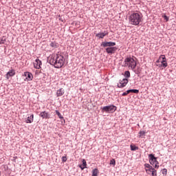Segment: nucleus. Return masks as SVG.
Segmentation results:
<instances>
[{
  "mask_svg": "<svg viewBox=\"0 0 176 176\" xmlns=\"http://www.w3.org/2000/svg\"><path fill=\"white\" fill-rule=\"evenodd\" d=\"M48 62L50 64H51V65H54L55 68H61V67L64 65L65 59L63 55L54 54L50 56L48 58Z\"/></svg>",
  "mask_w": 176,
  "mask_h": 176,
  "instance_id": "f257e3e1",
  "label": "nucleus"
},
{
  "mask_svg": "<svg viewBox=\"0 0 176 176\" xmlns=\"http://www.w3.org/2000/svg\"><path fill=\"white\" fill-rule=\"evenodd\" d=\"M129 23L132 25H139L142 22V14L133 12L129 16Z\"/></svg>",
  "mask_w": 176,
  "mask_h": 176,
  "instance_id": "f03ea898",
  "label": "nucleus"
},
{
  "mask_svg": "<svg viewBox=\"0 0 176 176\" xmlns=\"http://www.w3.org/2000/svg\"><path fill=\"white\" fill-rule=\"evenodd\" d=\"M116 45V43L115 42L109 41V42L102 43V46H103V47H107L106 48V52L109 54H113V53L116 52V49H117L116 47H112Z\"/></svg>",
  "mask_w": 176,
  "mask_h": 176,
  "instance_id": "7ed1b4c3",
  "label": "nucleus"
},
{
  "mask_svg": "<svg viewBox=\"0 0 176 176\" xmlns=\"http://www.w3.org/2000/svg\"><path fill=\"white\" fill-rule=\"evenodd\" d=\"M124 67H129V68H131V69H135V67H137V62L134 60V58L131 57L126 58L124 60Z\"/></svg>",
  "mask_w": 176,
  "mask_h": 176,
  "instance_id": "20e7f679",
  "label": "nucleus"
},
{
  "mask_svg": "<svg viewBox=\"0 0 176 176\" xmlns=\"http://www.w3.org/2000/svg\"><path fill=\"white\" fill-rule=\"evenodd\" d=\"M157 67H162V68H166V67L168 65V63H167V58H166L165 55H161L158 60L156 61Z\"/></svg>",
  "mask_w": 176,
  "mask_h": 176,
  "instance_id": "39448f33",
  "label": "nucleus"
},
{
  "mask_svg": "<svg viewBox=\"0 0 176 176\" xmlns=\"http://www.w3.org/2000/svg\"><path fill=\"white\" fill-rule=\"evenodd\" d=\"M115 111H116V106L113 104L105 106L102 108V112H106V113H113Z\"/></svg>",
  "mask_w": 176,
  "mask_h": 176,
  "instance_id": "423d86ee",
  "label": "nucleus"
},
{
  "mask_svg": "<svg viewBox=\"0 0 176 176\" xmlns=\"http://www.w3.org/2000/svg\"><path fill=\"white\" fill-rule=\"evenodd\" d=\"M129 83V80L127 78H123L122 80H120L119 83L117 85L118 87L122 88L126 87V85Z\"/></svg>",
  "mask_w": 176,
  "mask_h": 176,
  "instance_id": "0eeeda50",
  "label": "nucleus"
},
{
  "mask_svg": "<svg viewBox=\"0 0 176 176\" xmlns=\"http://www.w3.org/2000/svg\"><path fill=\"white\" fill-rule=\"evenodd\" d=\"M42 65V61L39 59H36L34 62V67L36 69H41V66Z\"/></svg>",
  "mask_w": 176,
  "mask_h": 176,
  "instance_id": "6e6552de",
  "label": "nucleus"
},
{
  "mask_svg": "<svg viewBox=\"0 0 176 176\" xmlns=\"http://www.w3.org/2000/svg\"><path fill=\"white\" fill-rule=\"evenodd\" d=\"M148 157H150V163L153 166V164L157 163V160L156 157L153 154H150L148 155Z\"/></svg>",
  "mask_w": 176,
  "mask_h": 176,
  "instance_id": "1a4fd4ad",
  "label": "nucleus"
},
{
  "mask_svg": "<svg viewBox=\"0 0 176 176\" xmlns=\"http://www.w3.org/2000/svg\"><path fill=\"white\" fill-rule=\"evenodd\" d=\"M39 116L42 118L43 119H50V114L46 111H42Z\"/></svg>",
  "mask_w": 176,
  "mask_h": 176,
  "instance_id": "9d476101",
  "label": "nucleus"
},
{
  "mask_svg": "<svg viewBox=\"0 0 176 176\" xmlns=\"http://www.w3.org/2000/svg\"><path fill=\"white\" fill-rule=\"evenodd\" d=\"M107 35H108V31H104V32L96 34V38L102 39L104 36H107Z\"/></svg>",
  "mask_w": 176,
  "mask_h": 176,
  "instance_id": "9b49d317",
  "label": "nucleus"
},
{
  "mask_svg": "<svg viewBox=\"0 0 176 176\" xmlns=\"http://www.w3.org/2000/svg\"><path fill=\"white\" fill-rule=\"evenodd\" d=\"M14 75H16V72L14 69H11L6 74V79H9V78L14 76Z\"/></svg>",
  "mask_w": 176,
  "mask_h": 176,
  "instance_id": "f8f14e48",
  "label": "nucleus"
},
{
  "mask_svg": "<svg viewBox=\"0 0 176 176\" xmlns=\"http://www.w3.org/2000/svg\"><path fill=\"white\" fill-rule=\"evenodd\" d=\"M146 173H148V174H149V173H151L152 176H157V172L156 169L153 168H151V170H146Z\"/></svg>",
  "mask_w": 176,
  "mask_h": 176,
  "instance_id": "ddd939ff",
  "label": "nucleus"
},
{
  "mask_svg": "<svg viewBox=\"0 0 176 176\" xmlns=\"http://www.w3.org/2000/svg\"><path fill=\"white\" fill-rule=\"evenodd\" d=\"M24 75L28 80H32L33 76L31 72H26L24 73Z\"/></svg>",
  "mask_w": 176,
  "mask_h": 176,
  "instance_id": "4468645a",
  "label": "nucleus"
},
{
  "mask_svg": "<svg viewBox=\"0 0 176 176\" xmlns=\"http://www.w3.org/2000/svg\"><path fill=\"white\" fill-rule=\"evenodd\" d=\"M65 91H64V89L63 88H60V89H58L56 92V96L57 97H61V96H63L64 95V93Z\"/></svg>",
  "mask_w": 176,
  "mask_h": 176,
  "instance_id": "2eb2a0df",
  "label": "nucleus"
},
{
  "mask_svg": "<svg viewBox=\"0 0 176 176\" xmlns=\"http://www.w3.org/2000/svg\"><path fill=\"white\" fill-rule=\"evenodd\" d=\"M25 122L26 123H32V122H34V114H32L30 116L28 117Z\"/></svg>",
  "mask_w": 176,
  "mask_h": 176,
  "instance_id": "dca6fc26",
  "label": "nucleus"
},
{
  "mask_svg": "<svg viewBox=\"0 0 176 176\" xmlns=\"http://www.w3.org/2000/svg\"><path fill=\"white\" fill-rule=\"evenodd\" d=\"M82 164L80 165V168H81V170H85V168H86V166H87V163H86V160H82Z\"/></svg>",
  "mask_w": 176,
  "mask_h": 176,
  "instance_id": "f3484780",
  "label": "nucleus"
},
{
  "mask_svg": "<svg viewBox=\"0 0 176 176\" xmlns=\"http://www.w3.org/2000/svg\"><path fill=\"white\" fill-rule=\"evenodd\" d=\"M128 93H135V94H138L140 91L138 89H129L128 90Z\"/></svg>",
  "mask_w": 176,
  "mask_h": 176,
  "instance_id": "a211bd4d",
  "label": "nucleus"
},
{
  "mask_svg": "<svg viewBox=\"0 0 176 176\" xmlns=\"http://www.w3.org/2000/svg\"><path fill=\"white\" fill-rule=\"evenodd\" d=\"M98 169L95 168L93 170L92 176H98Z\"/></svg>",
  "mask_w": 176,
  "mask_h": 176,
  "instance_id": "6ab92c4d",
  "label": "nucleus"
},
{
  "mask_svg": "<svg viewBox=\"0 0 176 176\" xmlns=\"http://www.w3.org/2000/svg\"><path fill=\"white\" fill-rule=\"evenodd\" d=\"M56 114L58 116L59 119H64V117L61 115V113L58 110H56Z\"/></svg>",
  "mask_w": 176,
  "mask_h": 176,
  "instance_id": "aec40b11",
  "label": "nucleus"
},
{
  "mask_svg": "<svg viewBox=\"0 0 176 176\" xmlns=\"http://www.w3.org/2000/svg\"><path fill=\"white\" fill-rule=\"evenodd\" d=\"M145 134H146V131H140L139 132V138H142L143 137V135H145Z\"/></svg>",
  "mask_w": 176,
  "mask_h": 176,
  "instance_id": "412c9836",
  "label": "nucleus"
},
{
  "mask_svg": "<svg viewBox=\"0 0 176 176\" xmlns=\"http://www.w3.org/2000/svg\"><path fill=\"white\" fill-rule=\"evenodd\" d=\"M50 45L51 46V47H57V43L56 42H52Z\"/></svg>",
  "mask_w": 176,
  "mask_h": 176,
  "instance_id": "4be33fe9",
  "label": "nucleus"
},
{
  "mask_svg": "<svg viewBox=\"0 0 176 176\" xmlns=\"http://www.w3.org/2000/svg\"><path fill=\"white\" fill-rule=\"evenodd\" d=\"M131 151H138V146L131 145Z\"/></svg>",
  "mask_w": 176,
  "mask_h": 176,
  "instance_id": "5701e85b",
  "label": "nucleus"
},
{
  "mask_svg": "<svg viewBox=\"0 0 176 176\" xmlns=\"http://www.w3.org/2000/svg\"><path fill=\"white\" fill-rule=\"evenodd\" d=\"M125 78H130V72L126 71L124 73Z\"/></svg>",
  "mask_w": 176,
  "mask_h": 176,
  "instance_id": "b1692460",
  "label": "nucleus"
},
{
  "mask_svg": "<svg viewBox=\"0 0 176 176\" xmlns=\"http://www.w3.org/2000/svg\"><path fill=\"white\" fill-rule=\"evenodd\" d=\"M110 164L111 165H113V166H115L116 164V161H115V159H112L111 161H110Z\"/></svg>",
  "mask_w": 176,
  "mask_h": 176,
  "instance_id": "393cba45",
  "label": "nucleus"
},
{
  "mask_svg": "<svg viewBox=\"0 0 176 176\" xmlns=\"http://www.w3.org/2000/svg\"><path fill=\"white\" fill-rule=\"evenodd\" d=\"M5 42H6V40H5L3 37L1 38H0V45L5 43Z\"/></svg>",
  "mask_w": 176,
  "mask_h": 176,
  "instance_id": "a878e982",
  "label": "nucleus"
},
{
  "mask_svg": "<svg viewBox=\"0 0 176 176\" xmlns=\"http://www.w3.org/2000/svg\"><path fill=\"white\" fill-rule=\"evenodd\" d=\"M144 167H146V168H148V169H146V170H151V168H153V167L151 166V165H149L148 164H144Z\"/></svg>",
  "mask_w": 176,
  "mask_h": 176,
  "instance_id": "bb28decb",
  "label": "nucleus"
},
{
  "mask_svg": "<svg viewBox=\"0 0 176 176\" xmlns=\"http://www.w3.org/2000/svg\"><path fill=\"white\" fill-rule=\"evenodd\" d=\"M67 156H63V157H62V162H67Z\"/></svg>",
  "mask_w": 176,
  "mask_h": 176,
  "instance_id": "cd10ccee",
  "label": "nucleus"
},
{
  "mask_svg": "<svg viewBox=\"0 0 176 176\" xmlns=\"http://www.w3.org/2000/svg\"><path fill=\"white\" fill-rule=\"evenodd\" d=\"M155 164V166H154L155 168H159V162H155V164Z\"/></svg>",
  "mask_w": 176,
  "mask_h": 176,
  "instance_id": "c85d7f7f",
  "label": "nucleus"
},
{
  "mask_svg": "<svg viewBox=\"0 0 176 176\" xmlns=\"http://www.w3.org/2000/svg\"><path fill=\"white\" fill-rule=\"evenodd\" d=\"M130 94V92H129V90H127L126 92H124V93L122 94V96H127V94Z\"/></svg>",
  "mask_w": 176,
  "mask_h": 176,
  "instance_id": "c756f323",
  "label": "nucleus"
},
{
  "mask_svg": "<svg viewBox=\"0 0 176 176\" xmlns=\"http://www.w3.org/2000/svg\"><path fill=\"white\" fill-rule=\"evenodd\" d=\"M162 173L167 174V169H166V168L163 169Z\"/></svg>",
  "mask_w": 176,
  "mask_h": 176,
  "instance_id": "7c9ffc66",
  "label": "nucleus"
},
{
  "mask_svg": "<svg viewBox=\"0 0 176 176\" xmlns=\"http://www.w3.org/2000/svg\"><path fill=\"white\" fill-rule=\"evenodd\" d=\"M164 18L166 21H168V17L167 16L165 15Z\"/></svg>",
  "mask_w": 176,
  "mask_h": 176,
  "instance_id": "2f4dec72",
  "label": "nucleus"
}]
</instances>
